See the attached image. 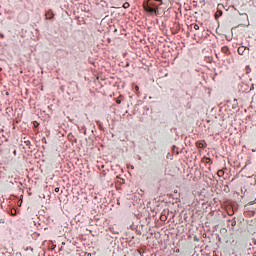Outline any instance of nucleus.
<instances>
[{
	"label": "nucleus",
	"mask_w": 256,
	"mask_h": 256,
	"mask_svg": "<svg viewBox=\"0 0 256 256\" xmlns=\"http://www.w3.org/2000/svg\"><path fill=\"white\" fill-rule=\"evenodd\" d=\"M143 6L145 11H147V13H151V14L157 13V8H153V6H149L148 3H144Z\"/></svg>",
	"instance_id": "1"
},
{
	"label": "nucleus",
	"mask_w": 256,
	"mask_h": 256,
	"mask_svg": "<svg viewBox=\"0 0 256 256\" xmlns=\"http://www.w3.org/2000/svg\"><path fill=\"white\" fill-rule=\"evenodd\" d=\"M156 1H158L160 4L163 3V0H156ZM147 4H148L150 7L154 8V9H158V7H159V5H157V4L155 3V0H148V1H147Z\"/></svg>",
	"instance_id": "2"
},
{
	"label": "nucleus",
	"mask_w": 256,
	"mask_h": 256,
	"mask_svg": "<svg viewBox=\"0 0 256 256\" xmlns=\"http://www.w3.org/2000/svg\"><path fill=\"white\" fill-rule=\"evenodd\" d=\"M196 147H198V149H205L207 142H205V140H199L196 142Z\"/></svg>",
	"instance_id": "3"
},
{
	"label": "nucleus",
	"mask_w": 256,
	"mask_h": 256,
	"mask_svg": "<svg viewBox=\"0 0 256 256\" xmlns=\"http://www.w3.org/2000/svg\"><path fill=\"white\" fill-rule=\"evenodd\" d=\"M246 50H247V48H246L245 46H240V47L238 48V54H239V55H243Z\"/></svg>",
	"instance_id": "4"
},
{
	"label": "nucleus",
	"mask_w": 256,
	"mask_h": 256,
	"mask_svg": "<svg viewBox=\"0 0 256 256\" xmlns=\"http://www.w3.org/2000/svg\"><path fill=\"white\" fill-rule=\"evenodd\" d=\"M202 161L203 163H210V165L213 164V160H211V158L209 157L202 158Z\"/></svg>",
	"instance_id": "5"
},
{
	"label": "nucleus",
	"mask_w": 256,
	"mask_h": 256,
	"mask_svg": "<svg viewBox=\"0 0 256 256\" xmlns=\"http://www.w3.org/2000/svg\"><path fill=\"white\" fill-rule=\"evenodd\" d=\"M221 51H222V53H224L225 55H227V53H229V47L223 46V47L221 48Z\"/></svg>",
	"instance_id": "6"
},
{
	"label": "nucleus",
	"mask_w": 256,
	"mask_h": 256,
	"mask_svg": "<svg viewBox=\"0 0 256 256\" xmlns=\"http://www.w3.org/2000/svg\"><path fill=\"white\" fill-rule=\"evenodd\" d=\"M53 17H54L53 12L49 11L46 13V19H53Z\"/></svg>",
	"instance_id": "7"
},
{
	"label": "nucleus",
	"mask_w": 256,
	"mask_h": 256,
	"mask_svg": "<svg viewBox=\"0 0 256 256\" xmlns=\"http://www.w3.org/2000/svg\"><path fill=\"white\" fill-rule=\"evenodd\" d=\"M239 103H237V98L234 99V104L232 105V109H237V106Z\"/></svg>",
	"instance_id": "8"
},
{
	"label": "nucleus",
	"mask_w": 256,
	"mask_h": 256,
	"mask_svg": "<svg viewBox=\"0 0 256 256\" xmlns=\"http://www.w3.org/2000/svg\"><path fill=\"white\" fill-rule=\"evenodd\" d=\"M217 175H218V177H223V175H225V171L218 170Z\"/></svg>",
	"instance_id": "9"
},
{
	"label": "nucleus",
	"mask_w": 256,
	"mask_h": 256,
	"mask_svg": "<svg viewBox=\"0 0 256 256\" xmlns=\"http://www.w3.org/2000/svg\"><path fill=\"white\" fill-rule=\"evenodd\" d=\"M129 7H131V4H129V2H125L123 4V9H129Z\"/></svg>",
	"instance_id": "10"
},
{
	"label": "nucleus",
	"mask_w": 256,
	"mask_h": 256,
	"mask_svg": "<svg viewBox=\"0 0 256 256\" xmlns=\"http://www.w3.org/2000/svg\"><path fill=\"white\" fill-rule=\"evenodd\" d=\"M221 15H223V11L218 10V11L216 12V14H215L216 19H217V17H221Z\"/></svg>",
	"instance_id": "11"
},
{
	"label": "nucleus",
	"mask_w": 256,
	"mask_h": 256,
	"mask_svg": "<svg viewBox=\"0 0 256 256\" xmlns=\"http://www.w3.org/2000/svg\"><path fill=\"white\" fill-rule=\"evenodd\" d=\"M195 31H199V24H194Z\"/></svg>",
	"instance_id": "12"
},
{
	"label": "nucleus",
	"mask_w": 256,
	"mask_h": 256,
	"mask_svg": "<svg viewBox=\"0 0 256 256\" xmlns=\"http://www.w3.org/2000/svg\"><path fill=\"white\" fill-rule=\"evenodd\" d=\"M55 193H59V188H55Z\"/></svg>",
	"instance_id": "13"
},
{
	"label": "nucleus",
	"mask_w": 256,
	"mask_h": 256,
	"mask_svg": "<svg viewBox=\"0 0 256 256\" xmlns=\"http://www.w3.org/2000/svg\"><path fill=\"white\" fill-rule=\"evenodd\" d=\"M135 91H139V86H135Z\"/></svg>",
	"instance_id": "14"
},
{
	"label": "nucleus",
	"mask_w": 256,
	"mask_h": 256,
	"mask_svg": "<svg viewBox=\"0 0 256 256\" xmlns=\"http://www.w3.org/2000/svg\"><path fill=\"white\" fill-rule=\"evenodd\" d=\"M116 103L119 105L121 104V100H117Z\"/></svg>",
	"instance_id": "15"
},
{
	"label": "nucleus",
	"mask_w": 256,
	"mask_h": 256,
	"mask_svg": "<svg viewBox=\"0 0 256 256\" xmlns=\"http://www.w3.org/2000/svg\"><path fill=\"white\" fill-rule=\"evenodd\" d=\"M37 125H39V124H37V122H34V126L37 127Z\"/></svg>",
	"instance_id": "16"
},
{
	"label": "nucleus",
	"mask_w": 256,
	"mask_h": 256,
	"mask_svg": "<svg viewBox=\"0 0 256 256\" xmlns=\"http://www.w3.org/2000/svg\"><path fill=\"white\" fill-rule=\"evenodd\" d=\"M37 125H39V124H37V122H34V126L37 127Z\"/></svg>",
	"instance_id": "17"
},
{
	"label": "nucleus",
	"mask_w": 256,
	"mask_h": 256,
	"mask_svg": "<svg viewBox=\"0 0 256 256\" xmlns=\"http://www.w3.org/2000/svg\"><path fill=\"white\" fill-rule=\"evenodd\" d=\"M176 253H180V250H179V249H177V250H176Z\"/></svg>",
	"instance_id": "18"
},
{
	"label": "nucleus",
	"mask_w": 256,
	"mask_h": 256,
	"mask_svg": "<svg viewBox=\"0 0 256 256\" xmlns=\"http://www.w3.org/2000/svg\"><path fill=\"white\" fill-rule=\"evenodd\" d=\"M252 152L255 153V149H253Z\"/></svg>",
	"instance_id": "19"
}]
</instances>
